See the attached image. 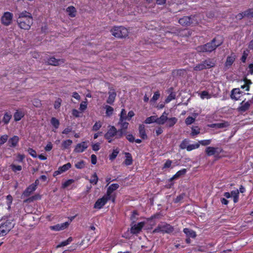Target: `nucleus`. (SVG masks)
Listing matches in <instances>:
<instances>
[{
	"mask_svg": "<svg viewBox=\"0 0 253 253\" xmlns=\"http://www.w3.org/2000/svg\"><path fill=\"white\" fill-rule=\"evenodd\" d=\"M10 167L12 170L15 172H17V171H20L22 170V167L19 165L16 166L14 164H11Z\"/></svg>",
	"mask_w": 253,
	"mask_h": 253,
	"instance_id": "40",
	"label": "nucleus"
},
{
	"mask_svg": "<svg viewBox=\"0 0 253 253\" xmlns=\"http://www.w3.org/2000/svg\"><path fill=\"white\" fill-rule=\"evenodd\" d=\"M74 182V180L72 179H69L62 184V187L64 188H66L71 185Z\"/></svg>",
	"mask_w": 253,
	"mask_h": 253,
	"instance_id": "50",
	"label": "nucleus"
},
{
	"mask_svg": "<svg viewBox=\"0 0 253 253\" xmlns=\"http://www.w3.org/2000/svg\"><path fill=\"white\" fill-rule=\"evenodd\" d=\"M8 138L7 135H3L0 138V146L6 142Z\"/></svg>",
	"mask_w": 253,
	"mask_h": 253,
	"instance_id": "51",
	"label": "nucleus"
},
{
	"mask_svg": "<svg viewBox=\"0 0 253 253\" xmlns=\"http://www.w3.org/2000/svg\"><path fill=\"white\" fill-rule=\"evenodd\" d=\"M183 232L187 237L194 238L196 237V232L189 228H184Z\"/></svg>",
	"mask_w": 253,
	"mask_h": 253,
	"instance_id": "21",
	"label": "nucleus"
},
{
	"mask_svg": "<svg viewBox=\"0 0 253 253\" xmlns=\"http://www.w3.org/2000/svg\"><path fill=\"white\" fill-rule=\"evenodd\" d=\"M72 143V141L68 139L64 141L62 143V146L64 149H67L68 147L70 146Z\"/></svg>",
	"mask_w": 253,
	"mask_h": 253,
	"instance_id": "38",
	"label": "nucleus"
},
{
	"mask_svg": "<svg viewBox=\"0 0 253 253\" xmlns=\"http://www.w3.org/2000/svg\"><path fill=\"white\" fill-rule=\"evenodd\" d=\"M222 151L220 148L208 147L206 149V153L208 156H210L215 154L219 155Z\"/></svg>",
	"mask_w": 253,
	"mask_h": 253,
	"instance_id": "10",
	"label": "nucleus"
},
{
	"mask_svg": "<svg viewBox=\"0 0 253 253\" xmlns=\"http://www.w3.org/2000/svg\"><path fill=\"white\" fill-rule=\"evenodd\" d=\"M19 138L17 136H14L8 140V144L10 147H15L18 144Z\"/></svg>",
	"mask_w": 253,
	"mask_h": 253,
	"instance_id": "22",
	"label": "nucleus"
},
{
	"mask_svg": "<svg viewBox=\"0 0 253 253\" xmlns=\"http://www.w3.org/2000/svg\"><path fill=\"white\" fill-rule=\"evenodd\" d=\"M111 33L114 37L118 38H126L128 34L127 29L122 26L114 27L111 30Z\"/></svg>",
	"mask_w": 253,
	"mask_h": 253,
	"instance_id": "6",
	"label": "nucleus"
},
{
	"mask_svg": "<svg viewBox=\"0 0 253 253\" xmlns=\"http://www.w3.org/2000/svg\"><path fill=\"white\" fill-rule=\"evenodd\" d=\"M112 197V193H108V192L107 191L106 194L105 195L103 198L105 200L106 203L109 200H110L111 198Z\"/></svg>",
	"mask_w": 253,
	"mask_h": 253,
	"instance_id": "58",
	"label": "nucleus"
},
{
	"mask_svg": "<svg viewBox=\"0 0 253 253\" xmlns=\"http://www.w3.org/2000/svg\"><path fill=\"white\" fill-rule=\"evenodd\" d=\"M215 62L216 61L214 59L208 58L194 67V70L199 71L214 67L215 66Z\"/></svg>",
	"mask_w": 253,
	"mask_h": 253,
	"instance_id": "4",
	"label": "nucleus"
},
{
	"mask_svg": "<svg viewBox=\"0 0 253 253\" xmlns=\"http://www.w3.org/2000/svg\"><path fill=\"white\" fill-rule=\"evenodd\" d=\"M101 123L100 122H96L93 126L92 129L94 131H97L101 127Z\"/></svg>",
	"mask_w": 253,
	"mask_h": 253,
	"instance_id": "62",
	"label": "nucleus"
},
{
	"mask_svg": "<svg viewBox=\"0 0 253 253\" xmlns=\"http://www.w3.org/2000/svg\"><path fill=\"white\" fill-rule=\"evenodd\" d=\"M11 118V115L8 113H6L3 118V121L5 124H8Z\"/></svg>",
	"mask_w": 253,
	"mask_h": 253,
	"instance_id": "46",
	"label": "nucleus"
},
{
	"mask_svg": "<svg viewBox=\"0 0 253 253\" xmlns=\"http://www.w3.org/2000/svg\"><path fill=\"white\" fill-rule=\"evenodd\" d=\"M174 230L173 227L170 225L163 222L157 226V227L153 231V233H162L163 234H169Z\"/></svg>",
	"mask_w": 253,
	"mask_h": 253,
	"instance_id": "5",
	"label": "nucleus"
},
{
	"mask_svg": "<svg viewBox=\"0 0 253 253\" xmlns=\"http://www.w3.org/2000/svg\"><path fill=\"white\" fill-rule=\"evenodd\" d=\"M160 96V94L159 91H156L154 93V94L153 96V97L151 99L150 101L151 102H155L156 100L158 99Z\"/></svg>",
	"mask_w": 253,
	"mask_h": 253,
	"instance_id": "55",
	"label": "nucleus"
},
{
	"mask_svg": "<svg viewBox=\"0 0 253 253\" xmlns=\"http://www.w3.org/2000/svg\"><path fill=\"white\" fill-rule=\"evenodd\" d=\"M200 96L201 98L204 99L205 98L209 99L211 98V95L206 91H203L201 93Z\"/></svg>",
	"mask_w": 253,
	"mask_h": 253,
	"instance_id": "47",
	"label": "nucleus"
},
{
	"mask_svg": "<svg viewBox=\"0 0 253 253\" xmlns=\"http://www.w3.org/2000/svg\"><path fill=\"white\" fill-rule=\"evenodd\" d=\"M109 96L106 100V102L109 104L112 105L115 101L116 92L114 89H111L108 92Z\"/></svg>",
	"mask_w": 253,
	"mask_h": 253,
	"instance_id": "13",
	"label": "nucleus"
},
{
	"mask_svg": "<svg viewBox=\"0 0 253 253\" xmlns=\"http://www.w3.org/2000/svg\"><path fill=\"white\" fill-rule=\"evenodd\" d=\"M104 108L106 109V115L108 117L111 116L113 113L114 109L110 106L105 105Z\"/></svg>",
	"mask_w": 253,
	"mask_h": 253,
	"instance_id": "31",
	"label": "nucleus"
},
{
	"mask_svg": "<svg viewBox=\"0 0 253 253\" xmlns=\"http://www.w3.org/2000/svg\"><path fill=\"white\" fill-rule=\"evenodd\" d=\"M195 120V118L192 117H188L185 119V123L187 125H190L193 123Z\"/></svg>",
	"mask_w": 253,
	"mask_h": 253,
	"instance_id": "48",
	"label": "nucleus"
},
{
	"mask_svg": "<svg viewBox=\"0 0 253 253\" xmlns=\"http://www.w3.org/2000/svg\"><path fill=\"white\" fill-rule=\"evenodd\" d=\"M179 23L182 26L189 25L192 23L191 21V16H184L179 20Z\"/></svg>",
	"mask_w": 253,
	"mask_h": 253,
	"instance_id": "17",
	"label": "nucleus"
},
{
	"mask_svg": "<svg viewBox=\"0 0 253 253\" xmlns=\"http://www.w3.org/2000/svg\"><path fill=\"white\" fill-rule=\"evenodd\" d=\"M144 225V222H140L137 224L132 225L130 230L131 233L134 234L139 233Z\"/></svg>",
	"mask_w": 253,
	"mask_h": 253,
	"instance_id": "11",
	"label": "nucleus"
},
{
	"mask_svg": "<svg viewBox=\"0 0 253 253\" xmlns=\"http://www.w3.org/2000/svg\"><path fill=\"white\" fill-rule=\"evenodd\" d=\"M119 187V185L118 184H112L108 187L107 191L108 192V193H112L113 192L117 190Z\"/></svg>",
	"mask_w": 253,
	"mask_h": 253,
	"instance_id": "33",
	"label": "nucleus"
},
{
	"mask_svg": "<svg viewBox=\"0 0 253 253\" xmlns=\"http://www.w3.org/2000/svg\"><path fill=\"white\" fill-rule=\"evenodd\" d=\"M221 42H217L216 39H213L211 42L205 44L198 46L196 50L199 52H211L221 44Z\"/></svg>",
	"mask_w": 253,
	"mask_h": 253,
	"instance_id": "2",
	"label": "nucleus"
},
{
	"mask_svg": "<svg viewBox=\"0 0 253 253\" xmlns=\"http://www.w3.org/2000/svg\"><path fill=\"white\" fill-rule=\"evenodd\" d=\"M36 190V185L31 184L23 192L22 196L27 197L29 196Z\"/></svg>",
	"mask_w": 253,
	"mask_h": 253,
	"instance_id": "15",
	"label": "nucleus"
},
{
	"mask_svg": "<svg viewBox=\"0 0 253 253\" xmlns=\"http://www.w3.org/2000/svg\"><path fill=\"white\" fill-rule=\"evenodd\" d=\"M200 133V129L198 126L193 127L192 128L191 135L195 136L198 134Z\"/></svg>",
	"mask_w": 253,
	"mask_h": 253,
	"instance_id": "53",
	"label": "nucleus"
},
{
	"mask_svg": "<svg viewBox=\"0 0 253 253\" xmlns=\"http://www.w3.org/2000/svg\"><path fill=\"white\" fill-rule=\"evenodd\" d=\"M66 11L69 15L71 17H74L76 15L77 11L76 8L73 6H70L67 7Z\"/></svg>",
	"mask_w": 253,
	"mask_h": 253,
	"instance_id": "25",
	"label": "nucleus"
},
{
	"mask_svg": "<svg viewBox=\"0 0 253 253\" xmlns=\"http://www.w3.org/2000/svg\"><path fill=\"white\" fill-rule=\"evenodd\" d=\"M185 196V194L184 193H182L179 195H178V196H177V197L174 199L173 201L175 203H179L180 202H181L183 199L184 198Z\"/></svg>",
	"mask_w": 253,
	"mask_h": 253,
	"instance_id": "49",
	"label": "nucleus"
},
{
	"mask_svg": "<svg viewBox=\"0 0 253 253\" xmlns=\"http://www.w3.org/2000/svg\"><path fill=\"white\" fill-rule=\"evenodd\" d=\"M61 102V99L58 98L54 103V108L58 109L60 107Z\"/></svg>",
	"mask_w": 253,
	"mask_h": 253,
	"instance_id": "63",
	"label": "nucleus"
},
{
	"mask_svg": "<svg viewBox=\"0 0 253 253\" xmlns=\"http://www.w3.org/2000/svg\"><path fill=\"white\" fill-rule=\"evenodd\" d=\"M188 140L187 139H184V140H183L182 141V142L180 144L179 147L181 149H187V147L188 146Z\"/></svg>",
	"mask_w": 253,
	"mask_h": 253,
	"instance_id": "41",
	"label": "nucleus"
},
{
	"mask_svg": "<svg viewBox=\"0 0 253 253\" xmlns=\"http://www.w3.org/2000/svg\"><path fill=\"white\" fill-rule=\"evenodd\" d=\"M75 167L79 169H82L84 167V162L83 161L78 162L76 164Z\"/></svg>",
	"mask_w": 253,
	"mask_h": 253,
	"instance_id": "57",
	"label": "nucleus"
},
{
	"mask_svg": "<svg viewBox=\"0 0 253 253\" xmlns=\"http://www.w3.org/2000/svg\"><path fill=\"white\" fill-rule=\"evenodd\" d=\"M138 215V213L136 211H133L132 214L130 217V219L133 223H134L137 219L136 216Z\"/></svg>",
	"mask_w": 253,
	"mask_h": 253,
	"instance_id": "61",
	"label": "nucleus"
},
{
	"mask_svg": "<svg viewBox=\"0 0 253 253\" xmlns=\"http://www.w3.org/2000/svg\"><path fill=\"white\" fill-rule=\"evenodd\" d=\"M186 172V169H183L177 172V173L170 178V180H174L179 177L181 175H184Z\"/></svg>",
	"mask_w": 253,
	"mask_h": 253,
	"instance_id": "30",
	"label": "nucleus"
},
{
	"mask_svg": "<svg viewBox=\"0 0 253 253\" xmlns=\"http://www.w3.org/2000/svg\"><path fill=\"white\" fill-rule=\"evenodd\" d=\"M87 147L88 145L87 143L85 142H83L76 145L74 149V151L76 153H81L84 151Z\"/></svg>",
	"mask_w": 253,
	"mask_h": 253,
	"instance_id": "14",
	"label": "nucleus"
},
{
	"mask_svg": "<svg viewBox=\"0 0 253 253\" xmlns=\"http://www.w3.org/2000/svg\"><path fill=\"white\" fill-rule=\"evenodd\" d=\"M46 63L48 65L52 66H59L64 63V60L63 59H56L54 57H51L48 58L46 61Z\"/></svg>",
	"mask_w": 253,
	"mask_h": 253,
	"instance_id": "9",
	"label": "nucleus"
},
{
	"mask_svg": "<svg viewBox=\"0 0 253 253\" xmlns=\"http://www.w3.org/2000/svg\"><path fill=\"white\" fill-rule=\"evenodd\" d=\"M127 119V116H126V112L124 109H122L121 114H120V117L119 121L121 122H123L124 120H126Z\"/></svg>",
	"mask_w": 253,
	"mask_h": 253,
	"instance_id": "34",
	"label": "nucleus"
},
{
	"mask_svg": "<svg viewBox=\"0 0 253 253\" xmlns=\"http://www.w3.org/2000/svg\"><path fill=\"white\" fill-rule=\"evenodd\" d=\"M28 152L33 157L36 158L37 157L36 151L32 148H29L28 149Z\"/></svg>",
	"mask_w": 253,
	"mask_h": 253,
	"instance_id": "56",
	"label": "nucleus"
},
{
	"mask_svg": "<svg viewBox=\"0 0 253 253\" xmlns=\"http://www.w3.org/2000/svg\"><path fill=\"white\" fill-rule=\"evenodd\" d=\"M106 204L105 200L102 197V198L99 199L95 202L94 208L100 209L102 208Z\"/></svg>",
	"mask_w": 253,
	"mask_h": 253,
	"instance_id": "23",
	"label": "nucleus"
},
{
	"mask_svg": "<svg viewBox=\"0 0 253 253\" xmlns=\"http://www.w3.org/2000/svg\"><path fill=\"white\" fill-rule=\"evenodd\" d=\"M126 160H125L124 163L126 166H129L132 164V158L131 157V154L129 153H126Z\"/></svg>",
	"mask_w": 253,
	"mask_h": 253,
	"instance_id": "26",
	"label": "nucleus"
},
{
	"mask_svg": "<svg viewBox=\"0 0 253 253\" xmlns=\"http://www.w3.org/2000/svg\"><path fill=\"white\" fill-rule=\"evenodd\" d=\"M145 124H151L152 123L155 122L157 123V117L155 116H152L146 118L145 121Z\"/></svg>",
	"mask_w": 253,
	"mask_h": 253,
	"instance_id": "35",
	"label": "nucleus"
},
{
	"mask_svg": "<svg viewBox=\"0 0 253 253\" xmlns=\"http://www.w3.org/2000/svg\"><path fill=\"white\" fill-rule=\"evenodd\" d=\"M200 144L199 143L188 145L187 150L188 151H190L193 149L198 148Z\"/></svg>",
	"mask_w": 253,
	"mask_h": 253,
	"instance_id": "43",
	"label": "nucleus"
},
{
	"mask_svg": "<svg viewBox=\"0 0 253 253\" xmlns=\"http://www.w3.org/2000/svg\"><path fill=\"white\" fill-rule=\"evenodd\" d=\"M33 17L32 14L26 11H23L19 14L17 19V22L20 28L24 30H29L33 24Z\"/></svg>",
	"mask_w": 253,
	"mask_h": 253,
	"instance_id": "1",
	"label": "nucleus"
},
{
	"mask_svg": "<svg viewBox=\"0 0 253 253\" xmlns=\"http://www.w3.org/2000/svg\"><path fill=\"white\" fill-rule=\"evenodd\" d=\"M69 225L67 222L62 223L61 224H58L54 226H50V229L53 230L60 231L66 228Z\"/></svg>",
	"mask_w": 253,
	"mask_h": 253,
	"instance_id": "16",
	"label": "nucleus"
},
{
	"mask_svg": "<svg viewBox=\"0 0 253 253\" xmlns=\"http://www.w3.org/2000/svg\"><path fill=\"white\" fill-rule=\"evenodd\" d=\"M13 14L9 12H5L1 17V21L2 24L5 26L9 25L12 21Z\"/></svg>",
	"mask_w": 253,
	"mask_h": 253,
	"instance_id": "7",
	"label": "nucleus"
},
{
	"mask_svg": "<svg viewBox=\"0 0 253 253\" xmlns=\"http://www.w3.org/2000/svg\"><path fill=\"white\" fill-rule=\"evenodd\" d=\"M118 153L119 151L117 150H114L112 153L110 155V159L111 160H114L117 156Z\"/></svg>",
	"mask_w": 253,
	"mask_h": 253,
	"instance_id": "60",
	"label": "nucleus"
},
{
	"mask_svg": "<svg viewBox=\"0 0 253 253\" xmlns=\"http://www.w3.org/2000/svg\"><path fill=\"white\" fill-rule=\"evenodd\" d=\"M98 181V177L96 173H94L90 179V182L92 184H96Z\"/></svg>",
	"mask_w": 253,
	"mask_h": 253,
	"instance_id": "42",
	"label": "nucleus"
},
{
	"mask_svg": "<svg viewBox=\"0 0 253 253\" xmlns=\"http://www.w3.org/2000/svg\"><path fill=\"white\" fill-rule=\"evenodd\" d=\"M175 98V95L174 93H171L166 98L165 102L166 103H169L172 99H174Z\"/></svg>",
	"mask_w": 253,
	"mask_h": 253,
	"instance_id": "54",
	"label": "nucleus"
},
{
	"mask_svg": "<svg viewBox=\"0 0 253 253\" xmlns=\"http://www.w3.org/2000/svg\"><path fill=\"white\" fill-rule=\"evenodd\" d=\"M138 130L139 136L142 139H146L147 138V135L145 132V126L143 124L140 125Z\"/></svg>",
	"mask_w": 253,
	"mask_h": 253,
	"instance_id": "18",
	"label": "nucleus"
},
{
	"mask_svg": "<svg viewBox=\"0 0 253 253\" xmlns=\"http://www.w3.org/2000/svg\"><path fill=\"white\" fill-rule=\"evenodd\" d=\"M118 124L121 125V129L123 130L126 129L128 127V123L125 122H121L119 121Z\"/></svg>",
	"mask_w": 253,
	"mask_h": 253,
	"instance_id": "52",
	"label": "nucleus"
},
{
	"mask_svg": "<svg viewBox=\"0 0 253 253\" xmlns=\"http://www.w3.org/2000/svg\"><path fill=\"white\" fill-rule=\"evenodd\" d=\"M71 168V164L70 163H68L65 165H64L62 167H60L58 168V170L55 171L53 173V176H55L59 174H61Z\"/></svg>",
	"mask_w": 253,
	"mask_h": 253,
	"instance_id": "12",
	"label": "nucleus"
},
{
	"mask_svg": "<svg viewBox=\"0 0 253 253\" xmlns=\"http://www.w3.org/2000/svg\"><path fill=\"white\" fill-rule=\"evenodd\" d=\"M235 59V55L232 53L229 56H228L226 59V62L225 63V66L227 68H229L234 62Z\"/></svg>",
	"mask_w": 253,
	"mask_h": 253,
	"instance_id": "20",
	"label": "nucleus"
},
{
	"mask_svg": "<svg viewBox=\"0 0 253 253\" xmlns=\"http://www.w3.org/2000/svg\"><path fill=\"white\" fill-rule=\"evenodd\" d=\"M24 115L21 112L17 111L14 114V118L15 121H18L21 119Z\"/></svg>",
	"mask_w": 253,
	"mask_h": 253,
	"instance_id": "37",
	"label": "nucleus"
},
{
	"mask_svg": "<svg viewBox=\"0 0 253 253\" xmlns=\"http://www.w3.org/2000/svg\"><path fill=\"white\" fill-rule=\"evenodd\" d=\"M51 124L55 127V128H57L59 125V121L55 118H52L51 120Z\"/></svg>",
	"mask_w": 253,
	"mask_h": 253,
	"instance_id": "44",
	"label": "nucleus"
},
{
	"mask_svg": "<svg viewBox=\"0 0 253 253\" xmlns=\"http://www.w3.org/2000/svg\"><path fill=\"white\" fill-rule=\"evenodd\" d=\"M126 138L130 142H133L135 140V138L132 134L127 135Z\"/></svg>",
	"mask_w": 253,
	"mask_h": 253,
	"instance_id": "64",
	"label": "nucleus"
},
{
	"mask_svg": "<svg viewBox=\"0 0 253 253\" xmlns=\"http://www.w3.org/2000/svg\"><path fill=\"white\" fill-rule=\"evenodd\" d=\"M240 93L239 88H234L232 90V93L231 95V97L232 99H235L236 100L238 99V98L239 96H237L238 94H239Z\"/></svg>",
	"mask_w": 253,
	"mask_h": 253,
	"instance_id": "32",
	"label": "nucleus"
},
{
	"mask_svg": "<svg viewBox=\"0 0 253 253\" xmlns=\"http://www.w3.org/2000/svg\"><path fill=\"white\" fill-rule=\"evenodd\" d=\"M73 240L72 237H69L68 239L65 241L62 242L60 244H59L57 248H59L63 246H65L69 244Z\"/></svg>",
	"mask_w": 253,
	"mask_h": 253,
	"instance_id": "36",
	"label": "nucleus"
},
{
	"mask_svg": "<svg viewBox=\"0 0 253 253\" xmlns=\"http://www.w3.org/2000/svg\"><path fill=\"white\" fill-rule=\"evenodd\" d=\"M244 16L247 17H253V8H250L243 12Z\"/></svg>",
	"mask_w": 253,
	"mask_h": 253,
	"instance_id": "39",
	"label": "nucleus"
},
{
	"mask_svg": "<svg viewBox=\"0 0 253 253\" xmlns=\"http://www.w3.org/2000/svg\"><path fill=\"white\" fill-rule=\"evenodd\" d=\"M125 134V131L123 129H120L118 130H117L116 133V138H120L123 136Z\"/></svg>",
	"mask_w": 253,
	"mask_h": 253,
	"instance_id": "45",
	"label": "nucleus"
},
{
	"mask_svg": "<svg viewBox=\"0 0 253 253\" xmlns=\"http://www.w3.org/2000/svg\"><path fill=\"white\" fill-rule=\"evenodd\" d=\"M244 84L243 85H241V88L242 89H246V90L249 91L250 89V85L252 84V82L251 80H248L247 78L244 79Z\"/></svg>",
	"mask_w": 253,
	"mask_h": 253,
	"instance_id": "27",
	"label": "nucleus"
},
{
	"mask_svg": "<svg viewBox=\"0 0 253 253\" xmlns=\"http://www.w3.org/2000/svg\"><path fill=\"white\" fill-rule=\"evenodd\" d=\"M250 106L249 102H245L243 101L241 103V106L238 108V110L241 112H244L248 110Z\"/></svg>",
	"mask_w": 253,
	"mask_h": 253,
	"instance_id": "19",
	"label": "nucleus"
},
{
	"mask_svg": "<svg viewBox=\"0 0 253 253\" xmlns=\"http://www.w3.org/2000/svg\"><path fill=\"white\" fill-rule=\"evenodd\" d=\"M229 125V123L226 122L214 124L212 125V127L216 128H224L227 127Z\"/></svg>",
	"mask_w": 253,
	"mask_h": 253,
	"instance_id": "29",
	"label": "nucleus"
},
{
	"mask_svg": "<svg viewBox=\"0 0 253 253\" xmlns=\"http://www.w3.org/2000/svg\"><path fill=\"white\" fill-rule=\"evenodd\" d=\"M211 143V140L208 139V140H201L199 141V144H201L203 146H207L209 144H210Z\"/></svg>",
	"mask_w": 253,
	"mask_h": 253,
	"instance_id": "59",
	"label": "nucleus"
},
{
	"mask_svg": "<svg viewBox=\"0 0 253 253\" xmlns=\"http://www.w3.org/2000/svg\"><path fill=\"white\" fill-rule=\"evenodd\" d=\"M117 129L114 126H112L105 134V138L108 140L109 143L112 141V138L114 136L116 137Z\"/></svg>",
	"mask_w": 253,
	"mask_h": 253,
	"instance_id": "8",
	"label": "nucleus"
},
{
	"mask_svg": "<svg viewBox=\"0 0 253 253\" xmlns=\"http://www.w3.org/2000/svg\"><path fill=\"white\" fill-rule=\"evenodd\" d=\"M167 120V114L165 112L160 118H157V123L159 125H163Z\"/></svg>",
	"mask_w": 253,
	"mask_h": 253,
	"instance_id": "24",
	"label": "nucleus"
},
{
	"mask_svg": "<svg viewBox=\"0 0 253 253\" xmlns=\"http://www.w3.org/2000/svg\"><path fill=\"white\" fill-rule=\"evenodd\" d=\"M13 227V224L9 219L5 218L0 221V237L6 235Z\"/></svg>",
	"mask_w": 253,
	"mask_h": 253,
	"instance_id": "3",
	"label": "nucleus"
},
{
	"mask_svg": "<svg viewBox=\"0 0 253 253\" xmlns=\"http://www.w3.org/2000/svg\"><path fill=\"white\" fill-rule=\"evenodd\" d=\"M166 125L169 127H171L174 126L177 121V119L175 117H172L169 119L168 118Z\"/></svg>",
	"mask_w": 253,
	"mask_h": 253,
	"instance_id": "28",
	"label": "nucleus"
}]
</instances>
